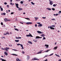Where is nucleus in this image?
Here are the masks:
<instances>
[{"mask_svg": "<svg viewBox=\"0 0 61 61\" xmlns=\"http://www.w3.org/2000/svg\"><path fill=\"white\" fill-rule=\"evenodd\" d=\"M46 9H48V10H51V9L49 8H46Z\"/></svg>", "mask_w": 61, "mask_h": 61, "instance_id": "22", "label": "nucleus"}, {"mask_svg": "<svg viewBox=\"0 0 61 61\" xmlns=\"http://www.w3.org/2000/svg\"><path fill=\"white\" fill-rule=\"evenodd\" d=\"M5 21L6 22L7 21H10L11 20H8L7 18H5L4 19Z\"/></svg>", "mask_w": 61, "mask_h": 61, "instance_id": "3", "label": "nucleus"}, {"mask_svg": "<svg viewBox=\"0 0 61 61\" xmlns=\"http://www.w3.org/2000/svg\"><path fill=\"white\" fill-rule=\"evenodd\" d=\"M5 49L6 51H8V49H9V48L8 47H6Z\"/></svg>", "mask_w": 61, "mask_h": 61, "instance_id": "8", "label": "nucleus"}, {"mask_svg": "<svg viewBox=\"0 0 61 61\" xmlns=\"http://www.w3.org/2000/svg\"><path fill=\"white\" fill-rule=\"evenodd\" d=\"M45 46H46L47 47H46V48H48L49 47L48 45H47L46 44H45Z\"/></svg>", "mask_w": 61, "mask_h": 61, "instance_id": "6", "label": "nucleus"}, {"mask_svg": "<svg viewBox=\"0 0 61 61\" xmlns=\"http://www.w3.org/2000/svg\"><path fill=\"white\" fill-rule=\"evenodd\" d=\"M52 10H55V9L54 8H52Z\"/></svg>", "mask_w": 61, "mask_h": 61, "instance_id": "42", "label": "nucleus"}, {"mask_svg": "<svg viewBox=\"0 0 61 61\" xmlns=\"http://www.w3.org/2000/svg\"><path fill=\"white\" fill-rule=\"evenodd\" d=\"M47 56H48L47 55H45V56L44 57V58L46 57H47Z\"/></svg>", "mask_w": 61, "mask_h": 61, "instance_id": "41", "label": "nucleus"}, {"mask_svg": "<svg viewBox=\"0 0 61 61\" xmlns=\"http://www.w3.org/2000/svg\"><path fill=\"white\" fill-rule=\"evenodd\" d=\"M25 19H27V20H30V19L29 18H25Z\"/></svg>", "mask_w": 61, "mask_h": 61, "instance_id": "20", "label": "nucleus"}, {"mask_svg": "<svg viewBox=\"0 0 61 61\" xmlns=\"http://www.w3.org/2000/svg\"><path fill=\"white\" fill-rule=\"evenodd\" d=\"M36 38H42V37H40L39 36H37L36 37Z\"/></svg>", "mask_w": 61, "mask_h": 61, "instance_id": "12", "label": "nucleus"}, {"mask_svg": "<svg viewBox=\"0 0 61 61\" xmlns=\"http://www.w3.org/2000/svg\"><path fill=\"white\" fill-rule=\"evenodd\" d=\"M34 18L35 19V21H36V20H37V19H38L39 18H38V17H34Z\"/></svg>", "mask_w": 61, "mask_h": 61, "instance_id": "13", "label": "nucleus"}, {"mask_svg": "<svg viewBox=\"0 0 61 61\" xmlns=\"http://www.w3.org/2000/svg\"><path fill=\"white\" fill-rule=\"evenodd\" d=\"M51 20L52 21H53H53H55V20H56L55 19H51Z\"/></svg>", "mask_w": 61, "mask_h": 61, "instance_id": "30", "label": "nucleus"}, {"mask_svg": "<svg viewBox=\"0 0 61 61\" xmlns=\"http://www.w3.org/2000/svg\"><path fill=\"white\" fill-rule=\"evenodd\" d=\"M20 23H21V24H23V23H22V22H20Z\"/></svg>", "mask_w": 61, "mask_h": 61, "instance_id": "61", "label": "nucleus"}, {"mask_svg": "<svg viewBox=\"0 0 61 61\" xmlns=\"http://www.w3.org/2000/svg\"><path fill=\"white\" fill-rule=\"evenodd\" d=\"M28 43H29V44H32V42H31L30 41H28Z\"/></svg>", "mask_w": 61, "mask_h": 61, "instance_id": "17", "label": "nucleus"}, {"mask_svg": "<svg viewBox=\"0 0 61 61\" xmlns=\"http://www.w3.org/2000/svg\"><path fill=\"white\" fill-rule=\"evenodd\" d=\"M58 15V14H56V15L55 14H54L53 15H54V16H55V15H56V16H57Z\"/></svg>", "mask_w": 61, "mask_h": 61, "instance_id": "29", "label": "nucleus"}, {"mask_svg": "<svg viewBox=\"0 0 61 61\" xmlns=\"http://www.w3.org/2000/svg\"><path fill=\"white\" fill-rule=\"evenodd\" d=\"M59 61H61V59H60L59 60Z\"/></svg>", "mask_w": 61, "mask_h": 61, "instance_id": "60", "label": "nucleus"}, {"mask_svg": "<svg viewBox=\"0 0 61 61\" xmlns=\"http://www.w3.org/2000/svg\"><path fill=\"white\" fill-rule=\"evenodd\" d=\"M43 39H46V38L45 37H44L43 38Z\"/></svg>", "mask_w": 61, "mask_h": 61, "instance_id": "53", "label": "nucleus"}, {"mask_svg": "<svg viewBox=\"0 0 61 61\" xmlns=\"http://www.w3.org/2000/svg\"><path fill=\"white\" fill-rule=\"evenodd\" d=\"M20 46H21V47H22V46H23V45H22V44H20Z\"/></svg>", "mask_w": 61, "mask_h": 61, "instance_id": "52", "label": "nucleus"}, {"mask_svg": "<svg viewBox=\"0 0 61 61\" xmlns=\"http://www.w3.org/2000/svg\"><path fill=\"white\" fill-rule=\"evenodd\" d=\"M50 28L51 29H55V28L52 27H50Z\"/></svg>", "mask_w": 61, "mask_h": 61, "instance_id": "19", "label": "nucleus"}, {"mask_svg": "<svg viewBox=\"0 0 61 61\" xmlns=\"http://www.w3.org/2000/svg\"><path fill=\"white\" fill-rule=\"evenodd\" d=\"M0 9H1V11H3V8L1 7L0 8Z\"/></svg>", "mask_w": 61, "mask_h": 61, "instance_id": "27", "label": "nucleus"}, {"mask_svg": "<svg viewBox=\"0 0 61 61\" xmlns=\"http://www.w3.org/2000/svg\"><path fill=\"white\" fill-rule=\"evenodd\" d=\"M18 10H22L23 9L20 8H19Z\"/></svg>", "mask_w": 61, "mask_h": 61, "instance_id": "23", "label": "nucleus"}, {"mask_svg": "<svg viewBox=\"0 0 61 61\" xmlns=\"http://www.w3.org/2000/svg\"><path fill=\"white\" fill-rule=\"evenodd\" d=\"M55 26V25H51V26H50V27H54Z\"/></svg>", "mask_w": 61, "mask_h": 61, "instance_id": "28", "label": "nucleus"}, {"mask_svg": "<svg viewBox=\"0 0 61 61\" xmlns=\"http://www.w3.org/2000/svg\"><path fill=\"white\" fill-rule=\"evenodd\" d=\"M15 5L16 7L17 8H19V7H18L19 5H18V4L15 3Z\"/></svg>", "mask_w": 61, "mask_h": 61, "instance_id": "5", "label": "nucleus"}, {"mask_svg": "<svg viewBox=\"0 0 61 61\" xmlns=\"http://www.w3.org/2000/svg\"><path fill=\"white\" fill-rule=\"evenodd\" d=\"M27 60H28L29 59V58L30 57H29V56H27Z\"/></svg>", "mask_w": 61, "mask_h": 61, "instance_id": "10", "label": "nucleus"}, {"mask_svg": "<svg viewBox=\"0 0 61 61\" xmlns=\"http://www.w3.org/2000/svg\"><path fill=\"white\" fill-rule=\"evenodd\" d=\"M22 53H23V54H25V52L22 51Z\"/></svg>", "mask_w": 61, "mask_h": 61, "instance_id": "56", "label": "nucleus"}, {"mask_svg": "<svg viewBox=\"0 0 61 61\" xmlns=\"http://www.w3.org/2000/svg\"><path fill=\"white\" fill-rule=\"evenodd\" d=\"M26 36L27 37H29V36H31V37H33V36H32V35L30 33H29V35H26Z\"/></svg>", "mask_w": 61, "mask_h": 61, "instance_id": "1", "label": "nucleus"}, {"mask_svg": "<svg viewBox=\"0 0 61 61\" xmlns=\"http://www.w3.org/2000/svg\"><path fill=\"white\" fill-rule=\"evenodd\" d=\"M53 6H56V4H54L53 5Z\"/></svg>", "mask_w": 61, "mask_h": 61, "instance_id": "38", "label": "nucleus"}, {"mask_svg": "<svg viewBox=\"0 0 61 61\" xmlns=\"http://www.w3.org/2000/svg\"><path fill=\"white\" fill-rule=\"evenodd\" d=\"M12 14H14V12H12L11 13V15H12Z\"/></svg>", "mask_w": 61, "mask_h": 61, "instance_id": "46", "label": "nucleus"}, {"mask_svg": "<svg viewBox=\"0 0 61 61\" xmlns=\"http://www.w3.org/2000/svg\"><path fill=\"white\" fill-rule=\"evenodd\" d=\"M41 36L43 37H44L45 36V34H42L41 35Z\"/></svg>", "mask_w": 61, "mask_h": 61, "instance_id": "16", "label": "nucleus"}, {"mask_svg": "<svg viewBox=\"0 0 61 61\" xmlns=\"http://www.w3.org/2000/svg\"><path fill=\"white\" fill-rule=\"evenodd\" d=\"M49 1L50 2L49 3L50 5H53V1H51L50 0H49Z\"/></svg>", "mask_w": 61, "mask_h": 61, "instance_id": "4", "label": "nucleus"}, {"mask_svg": "<svg viewBox=\"0 0 61 61\" xmlns=\"http://www.w3.org/2000/svg\"><path fill=\"white\" fill-rule=\"evenodd\" d=\"M13 56H17V55L15 54H13Z\"/></svg>", "mask_w": 61, "mask_h": 61, "instance_id": "31", "label": "nucleus"}, {"mask_svg": "<svg viewBox=\"0 0 61 61\" xmlns=\"http://www.w3.org/2000/svg\"><path fill=\"white\" fill-rule=\"evenodd\" d=\"M7 6L8 7H9V5H7Z\"/></svg>", "mask_w": 61, "mask_h": 61, "instance_id": "58", "label": "nucleus"}, {"mask_svg": "<svg viewBox=\"0 0 61 61\" xmlns=\"http://www.w3.org/2000/svg\"><path fill=\"white\" fill-rule=\"evenodd\" d=\"M14 29L15 30H16V31H19V30H18V29H17V28H15Z\"/></svg>", "mask_w": 61, "mask_h": 61, "instance_id": "25", "label": "nucleus"}, {"mask_svg": "<svg viewBox=\"0 0 61 61\" xmlns=\"http://www.w3.org/2000/svg\"><path fill=\"white\" fill-rule=\"evenodd\" d=\"M1 25H4V24H3V22L1 23Z\"/></svg>", "mask_w": 61, "mask_h": 61, "instance_id": "39", "label": "nucleus"}, {"mask_svg": "<svg viewBox=\"0 0 61 61\" xmlns=\"http://www.w3.org/2000/svg\"><path fill=\"white\" fill-rule=\"evenodd\" d=\"M38 26L39 27H41V26H43V25L42 24H40L39 25H38Z\"/></svg>", "mask_w": 61, "mask_h": 61, "instance_id": "11", "label": "nucleus"}, {"mask_svg": "<svg viewBox=\"0 0 61 61\" xmlns=\"http://www.w3.org/2000/svg\"><path fill=\"white\" fill-rule=\"evenodd\" d=\"M57 56H58V57H60V56L58 55H57Z\"/></svg>", "mask_w": 61, "mask_h": 61, "instance_id": "55", "label": "nucleus"}, {"mask_svg": "<svg viewBox=\"0 0 61 61\" xmlns=\"http://www.w3.org/2000/svg\"><path fill=\"white\" fill-rule=\"evenodd\" d=\"M57 47L56 46L54 48V50H56V49H57Z\"/></svg>", "mask_w": 61, "mask_h": 61, "instance_id": "21", "label": "nucleus"}, {"mask_svg": "<svg viewBox=\"0 0 61 61\" xmlns=\"http://www.w3.org/2000/svg\"><path fill=\"white\" fill-rule=\"evenodd\" d=\"M31 3L32 4V5H34L35 4V3H33V2H31Z\"/></svg>", "mask_w": 61, "mask_h": 61, "instance_id": "26", "label": "nucleus"}, {"mask_svg": "<svg viewBox=\"0 0 61 61\" xmlns=\"http://www.w3.org/2000/svg\"><path fill=\"white\" fill-rule=\"evenodd\" d=\"M20 4H23V1H20Z\"/></svg>", "mask_w": 61, "mask_h": 61, "instance_id": "33", "label": "nucleus"}, {"mask_svg": "<svg viewBox=\"0 0 61 61\" xmlns=\"http://www.w3.org/2000/svg\"><path fill=\"white\" fill-rule=\"evenodd\" d=\"M3 50H5V48H4Z\"/></svg>", "mask_w": 61, "mask_h": 61, "instance_id": "63", "label": "nucleus"}, {"mask_svg": "<svg viewBox=\"0 0 61 61\" xmlns=\"http://www.w3.org/2000/svg\"><path fill=\"white\" fill-rule=\"evenodd\" d=\"M50 50H48L46 51V52H48L49 51H50Z\"/></svg>", "mask_w": 61, "mask_h": 61, "instance_id": "37", "label": "nucleus"}, {"mask_svg": "<svg viewBox=\"0 0 61 61\" xmlns=\"http://www.w3.org/2000/svg\"><path fill=\"white\" fill-rule=\"evenodd\" d=\"M37 32L39 33V34H41V32L40 31H37Z\"/></svg>", "mask_w": 61, "mask_h": 61, "instance_id": "15", "label": "nucleus"}, {"mask_svg": "<svg viewBox=\"0 0 61 61\" xmlns=\"http://www.w3.org/2000/svg\"><path fill=\"white\" fill-rule=\"evenodd\" d=\"M17 46H19V45H21V44L18 43V44H17Z\"/></svg>", "mask_w": 61, "mask_h": 61, "instance_id": "40", "label": "nucleus"}, {"mask_svg": "<svg viewBox=\"0 0 61 61\" xmlns=\"http://www.w3.org/2000/svg\"><path fill=\"white\" fill-rule=\"evenodd\" d=\"M35 42V43L36 42H37V41L36 40H33Z\"/></svg>", "mask_w": 61, "mask_h": 61, "instance_id": "43", "label": "nucleus"}, {"mask_svg": "<svg viewBox=\"0 0 61 61\" xmlns=\"http://www.w3.org/2000/svg\"><path fill=\"white\" fill-rule=\"evenodd\" d=\"M3 14L4 15H5L6 14H5V13H3Z\"/></svg>", "mask_w": 61, "mask_h": 61, "instance_id": "49", "label": "nucleus"}, {"mask_svg": "<svg viewBox=\"0 0 61 61\" xmlns=\"http://www.w3.org/2000/svg\"><path fill=\"white\" fill-rule=\"evenodd\" d=\"M53 55V53H52V54H50L49 56H52V55Z\"/></svg>", "mask_w": 61, "mask_h": 61, "instance_id": "45", "label": "nucleus"}, {"mask_svg": "<svg viewBox=\"0 0 61 61\" xmlns=\"http://www.w3.org/2000/svg\"><path fill=\"white\" fill-rule=\"evenodd\" d=\"M16 60V61H19V59L18 58H17Z\"/></svg>", "mask_w": 61, "mask_h": 61, "instance_id": "34", "label": "nucleus"}, {"mask_svg": "<svg viewBox=\"0 0 61 61\" xmlns=\"http://www.w3.org/2000/svg\"><path fill=\"white\" fill-rule=\"evenodd\" d=\"M35 27H37V24H36L35 25Z\"/></svg>", "mask_w": 61, "mask_h": 61, "instance_id": "48", "label": "nucleus"}, {"mask_svg": "<svg viewBox=\"0 0 61 61\" xmlns=\"http://www.w3.org/2000/svg\"><path fill=\"white\" fill-rule=\"evenodd\" d=\"M18 38H19V39H21V37H18Z\"/></svg>", "mask_w": 61, "mask_h": 61, "instance_id": "54", "label": "nucleus"}, {"mask_svg": "<svg viewBox=\"0 0 61 61\" xmlns=\"http://www.w3.org/2000/svg\"><path fill=\"white\" fill-rule=\"evenodd\" d=\"M59 12L60 13H61V11H59Z\"/></svg>", "mask_w": 61, "mask_h": 61, "instance_id": "62", "label": "nucleus"}, {"mask_svg": "<svg viewBox=\"0 0 61 61\" xmlns=\"http://www.w3.org/2000/svg\"><path fill=\"white\" fill-rule=\"evenodd\" d=\"M46 17H42V18L43 19H46Z\"/></svg>", "mask_w": 61, "mask_h": 61, "instance_id": "51", "label": "nucleus"}, {"mask_svg": "<svg viewBox=\"0 0 61 61\" xmlns=\"http://www.w3.org/2000/svg\"><path fill=\"white\" fill-rule=\"evenodd\" d=\"M37 24H39V25H40V22H37Z\"/></svg>", "mask_w": 61, "mask_h": 61, "instance_id": "44", "label": "nucleus"}, {"mask_svg": "<svg viewBox=\"0 0 61 61\" xmlns=\"http://www.w3.org/2000/svg\"><path fill=\"white\" fill-rule=\"evenodd\" d=\"M21 47H22V49H24V47H23V46H22Z\"/></svg>", "mask_w": 61, "mask_h": 61, "instance_id": "50", "label": "nucleus"}, {"mask_svg": "<svg viewBox=\"0 0 61 61\" xmlns=\"http://www.w3.org/2000/svg\"><path fill=\"white\" fill-rule=\"evenodd\" d=\"M45 46H46L47 47H46V48H48L49 47L48 45H47L46 44H45Z\"/></svg>", "mask_w": 61, "mask_h": 61, "instance_id": "7", "label": "nucleus"}, {"mask_svg": "<svg viewBox=\"0 0 61 61\" xmlns=\"http://www.w3.org/2000/svg\"><path fill=\"white\" fill-rule=\"evenodd\" d=\"M26 24L27 25H29V24H32V22H28L26 23Z\"/></svg>", "mask_w": 61, "mask_h": 61, "instance_id": "9", "label": "nucleus"}, {"mask_svg": "<svg viewBox=\"0 0 61 61\" xmlns=\"http://www.w3.org/2000/svg\"><path fill=\"white\" fill-rule=\"evenodd\" d=\"M12 50H14V51H17V50L16 49H12Z\"/></svg>", "mask_w": 61, "mask_h": 61, "instance_id": "35", "label": "nucleus"}, {"mask_svg": "<svg viewBox=\"0 0 61 61\" xmlns=\"http://www.w3.org/2000/svg\"><path fill=\"white\" fill-rule=\"evenodd\" d=\"M14 4H12V2H10V5H14Z\"/></svg>", "mask_w": 61, "mask_h": 61, "instance_id": "36", "label": "nucleus"}, {"mask_svg": "<svg viewBox=\"0 0 61 61\" xmlns=\"http://www.w3.org/2000/svg\"><path fill=\"white\" fill-rule=\"evenodd\" d=\"M4 4L5 5H7V3L6 2L4 3Z\"/></svg>", "mask_w": 61, "mask_h": 61, "instance_id": "47", "label": "nucleus"}, {"mask_svg": "<svg viewBox=\"0 0 61 61\" xmlns=\"http://www.w3.org/2000/svg\"><path fill=\"white\" fill-rule=\"evenodd\" d=\"M6 34H8V35H9V33H6Z\"/></svg>", "mask_w": 61, "mask_h": 61, "instance_id": "59", "label": "nucleus"}, {"mask_svg": "<svg viewBox=\"0 0 61 61\" xmlns=\"http://www.w3.org/2000/svg\"><path fill=\"white\" fill-rule=\"evenodd\" d=\"M0 60H2V61H6V60L4 59H3L2 58L0 59Z\"/></svg>", "mask_w": 61, "mask_h": 61, "instance_id": "14", "label": "nucleus"}, {"mask_svg": "<svg viewBox=\"0 0 61 61\" xmlns=\"http://www.w3.org/2000/svg\"><path fill=\"white\" fill-rule=\"evenodd\" d=\"M47 61V59H46L44 61Z\"/></svg>", "mask_w": 61, "mask_h": 61, "instance_id": "57", "label": "nucleus"}, {"mask_svg": "<svg viewBox=\"0 0 61 61\" xmlns=\"http://www.w3.org/2000/svg\"><path fill=\"white\" fill-rule=\"evenodd\" d=\"M41 53H42V52H38L37 53V54H41Z\"/></svg>", "mask_w": 61, "mask_h": 61, "instance_id": "32", "label": "nucleus"}, {"mask_svg": "<svg viewBox=\"0 0 61 61\" xmlns=\"http://www.w3.org/2000/svg\"><path fill=\"white\" fill-rule=\"evenodd\" d=\"M15 41L16 42H18L19 41V40H15Z\"/></svg>", "mask_w": 61, "mask_h": 61, "instance_id": "24", "label": "nucleus"}, {"mask_svg": "<svg viewBox=\"0 0 61 61\" xmlns=\"http://www.w3.org/2000/svg\"><path fill=\"white\" fill-rule=\"evenodd\" d=\"M32 60H39V59H37L36 58H33Z\"/></svg>", "mask_w": 61, "mask_h": 61, "instance_id": "2", "label": "nucleus"}, {"mask_svg": "<svg viewBox=\"0 0 61 61\" xmlns=\"http://www.w3.org/2000/svg\"><path fill=\"white\" fill-rule=\"evenodd\" d=\"M25 13H23V14H24V15H25Z\"/></svg>", "mask_w": 61, "mask_h": 61, "instance_id": "64", "label": "nucleus"}, {"mask_svg": "<svg viewBox=\"0 0 61 61\" xmlns=\"http://www.w3.org/2000/svg\"><path fill=\"white\" fill-rule=\"evenodd\" d=\"M4 54L6 56H7V55H8V53H6V52H4Z\"/></svg>", "mask_w": 61, "mask_h": 61, "instance_id": "18", "label": "nucleus"}]
</instances>
